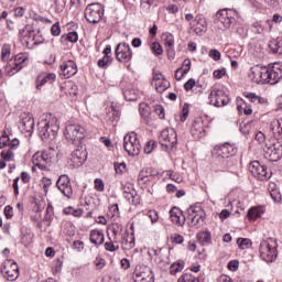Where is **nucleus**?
I'll return each instance as SVG.
<instances>
[{
    "label": "nucleus",
    "instance_id": "obj_1",
    "mask_svg": "<svg viewBox=\"0 0 282 282\" xmlns=\"http://www.w3.org/2000/svg\"><path fill=\"white\" fill-rule=\"evenodd\" d=\"M85 133H87L85 127L76 123H68L65 127L64 135L68 142L78 145L85 140Z\"/></svg>",
    "mask_w": 282,
    "mask_h": 282
},
{
    "label": "nucleus",
    "instance_id": "obj_2",
    "mask_svg": "<svg viewBox=\"0 0 282 282\" xmlns=\"http://www.w3.org/2000/svg\"><path fill=\"white\" fill-rule=\"evenodd\" d=\"M37 131L42 140H54L58 133V123L56 121L41 120L37 123Z\"/></svg>",
    "mask_w": 282,
    "mask_h": 282
},
{
    "label": "nucleus",
    "instance_id": "obj_3",
    "mask_svg": "<svg viewBox=\"0 0 282 282\" xmlns=\"http://www.w3.org/2000/svg\"><path fill=\"white\" fill-rule=\"evenodd\" d=\"M187 223L191 228H199L204 225V210L199 207H188L184 216V224Z\"/></svg>",
    "mask_w": 282,
    "mask_h": 282
},
{
    "label": "nucleus",
    "instance_id": "obj_4",
    "mask_svg": "<svg viewBox=\"0 0 282 282\" xmlns=\"http://www.w3.org/2000/svg\"><path fill=\"white\" fill-rule=\"evenodd\" d=\"M123 149L124 151H127L128 155H140V151H142V145H140V140H138V134H135V132H131L124 135Z\"/></svg>",
    "mask_w": 282,
    "mask_h": 282
},
{
    "label": "nucleus",
    "instance_id": "obj_5",
    "mask_svg": "<svg viewBox=\"0 0 282 282\" xmlns=\"http://www.w3.org/2000/svg\"><path fill=\"white\" fill-rule=\"evenodd\" d=\"M104 14L105 9L100 3L88 4L85 9V19L88 21V23H100Z\"/></svg>",
    "mask_w": 282,
    "mask_h": 282
},
{
    "label": "nucleus",
    "instance_id": "obj_6",
    "mask_svg": "<svg viewBox=\"0 0 282 282\" xmlns=\"http://www.w3.org/2000/svg\"><path fill=\"white\" fill-rule=\"evenodd\" d=\"M282 78V68L280 64H273L272 66H264V79L263 85H276Z\"/></svg>",
    "mask_w": 282,
    "mask_h": 282
},
{
    "label": "nucleus",
    "instance_id": "obj_7",
    "mask_svg": "<svg viewBox=\"0 0 282 282\" xmlns=\"http://www.w3.org/2000/svg\"><path fill=\"white\" fill-rule=\"evenodd\" d=\"M217 25L219 30H229L235 23V11L230 9H221L216 13Z\"/></svg>",
    "mask_w": 282,
    "mask_h": 282
},
{
    "label": "nucleus",
    "instance_id": "obj_8",
    "mask_svg": "<svg viewBox=\"0 0 282 282\" xmlns=\"http://www.w3.org/2000/svg\"><path fill=\"white\" fill-rule=\"evenodd\" d=\"M159 142L165 147L166 151L175 149L177 145V132L173 128L163 130L159 137Z\"/></svg>",
    "mask_w": 282,
    "mask_h": 282
},
{
    "label": "nucleus",
    "instance_id": "obj_9",
    "mask_svg": "<svg viewBox=\"0 0 282 282\" xmlns=\"http://www.w3.org/2000/svg\"><path fill=\"white\" fill-rule=\"evenodd\" d=\"M249 171L256 180L265 182L272 177V172L268 171V166L262 165L259 161H253L249 165Z\"/></svg>",
    "mask_w": 282,
    "mask_h": 282
},
{
    "label": "nucleus",
    "instance_id": "obj_10",
    "mask_svg": "<svg viewBox=\"0 0 282 282\" xmlns=\"http://www.w3.org/2000/svg\"><path fill=\"white\" fill-rule=\"evenodd\" d=\"M54 154L51 151L36 152L33 155V164L41 171L47 170L48 166H52V160Z\"/></svg>",
    "mask_w": 282,
    "mask_h": 282
},
{
    "label": "nucleus",
    "instance_id": "obj_11",
    "mask_svg": "<svg viewBox=\"0 0 282 282\" xmlns=\"http://www.w3.org/2000/svg\"><path fill=\"white\" fill-rule=\"evenodd\" d=\"M264 158L269 160V162H279L282 158V143L281 141H276L271 144H265L264 147Z\"/></svg>",
    "mask_w": 282,
    "mask_h": 282
},
{
    "label": "nucleus",
    "instance_id": "obj_12",
    "mask_svg": "<svg viewBox=\"0 0 282 282\" xmlns=\"http://www.w3.org/2000/svg\"><path fill=\"white\" fill-rule=\"evenodd\" d=\"M209 104L214 107H226L230 102V97L226 93L218 88H213L209 94Z\"/></svg>",
    "mask_w": 282,
    "mask_h": 282
},
{
    "label": "nucleus",
    "instance_id": "obj_13",
    "mask_svg": "<svg viewBox=\"0 0 282 282\" xmlns=\"http://www.w3.org/2000/svg\"><path fill=\"white\" fill-rule=\"evenodd\" d=\"M1 272L7 281H17L19 279V264L12 260H7Z\"/></svg>",
    "mask_w": 282,
    "mask_h": 282
},
{
    "label": "nucleus",
    "instance_id": "obj_14",
    "mask_svg": "<svg viewBox=\"0 0 282 282\" xmlns=\"http://www.w3.org/2000/svg\"><path fill=\"white\" fill-rule=\"evenodd\" d=\"M116 58L119 63H129L133 58L131 46L128 43H120L116 47Z\"/></svg>",
    "mask_w": 282,
    "mask_h": 282
},
{
    "label": "nucleus",
    "instance_id": "obj_15",
    "mask_svg": "<svg viewBox=\"0 0 282 282\" xmlns=\"http://www.w3.org/2000/svg\"><path fill=\"white\" fill-rule=\"evenodd\" d=\"M260 257L267 263H272V261L276 260V248L270 246L268 241H263L260 243Z\"/></svg>",
    "mask_w": 282,
    "mask_h": 282
},
{
    "label": "nucleus",
    "instance_id": "obj_16",
    "mask_svg": "<svg viewBox=\"0 0 282 282\" xmlns=\"http://www.w3.org/2000/svg\"><path fill=\"white\" fill-rule=\"evenodd\" d=\"M163 45L166 50L169 61H175V37L166 32L162 34Z\"/></svg>",
    "mask_w": 282,
    "mask_h": 282
},
{
    "label": "nucleus",
    "instance_id": "obj_17",
    "mask_svg": "<svg viewBox=\"0 0 282 282\" xmlns=\"http://www.w3.org/2000/svg\"><path fill=\"white\" fill-rule=\"evenodd\" d=\"M70 164L74 169H78V166H83L85 162H87V151L83 148H78L72 152L69 158Z\"/></svg>",
    "mask_w": 282,
    "mask_h": 282
},
{
    "label": "nucleus",
    "instance_id": "obj_18",
    "mask_svg": "<svg viewBox=\"0 0 282 282\" xmlns=\"http://www.w3.org/2000/svg\"><path fill=\"white\" fill-rule=\"evenodd\" d=\"M56 186L58 188V191H61V193H63V195L65 197H72V195H74V191L72 189V183L69 181V176L63 174L58 177L57 182H56Z\"/></svg>",
    "mask_w": 282,
    "mask_h": 282
},
{
    "label": "nucleus",
    "instance_id": "obj_19",
    "mask_svg": "<svg viewBox=\"0 0 282 282\" xmlns=\"http://www.w3.org/2000/svg\"><path fill=\"white\" fill-rule=\"evenodd\" d=\"M264 76H265V66L256 65L250 68L249 78H251L252 83H256L257 85L259 84L263 85Z\"/></svg>",
    "mask_w": 282,
    "mask_h": 282
},
{
    "label": "nucleus",
    "instance_id": "obj_20",
    "mask_svg": "<svg viewBox=\"0 0 282 282\" xmlns=\"http://www.w3.org/2000/svg\"><path fill=\"white\" fill-rule=\"evenodd\" d=\"M78 73V66H76V62L69 59L61 65V76L64 78H72V76H76Z\"/></svg>",
    "mask_w": 282,
    "mask_h": 282
},
{
    "label": "nucleus",
    "instance_id": "obj_21",
    "mask_svg": "<svg viewBox=\"0 0 282 282\" xmlns=\"http://www.w3.org/2000/svg\"><path fill=\"white\" fill-rule=\"evenodd\" d=\"M214 153L218 155V158H230V155H235L237 153V149L235 147L230 145V143H224L221 145H217L214 149Z\"/></svg>",
    "mask_w": 282,
    "mask_h": 282
},
{
    "label": "nucleus",
    "instance_id": "obj_22",
    "mask_svg": "<svg viewBox=\"0 0 282 282\" xmlns=\"http://www.w3.org/2000/svg\"><path fill=\"white\" fill-rule=\"evenodd\" d=\"M22 130L26 133H32L34 131V117L30 113L23 112L21 115V122H20Z\"/></svg>",
    "mask_w": 282,
    "mask_h": 282
},
{
    "label": "nucleus",
    "instance_id": "obj_23",
    "mask_svg": "<svg viewBox=\"0 0 282 282\" xmlns=\"http://www.w3.org/2000/svg\"><path fill=\"white\" fill-rule=\"evenodd\" d=\"M194 23H195V30L196 34L198 36H202L206 30H208V22L206 21V18L203 14H197L194 18Z\"/></svg>",
    "mask_w": 282,
    "mask_h": 282
},
{
    "label": "nucleus",
    "instance_id": "obj_24",
    "mask_svg": "<svg viewBox=\"0 0 282 282\" xmlns=\"http://www.w3.org/2000/svg\"><path fill=\"white\" fill-rule=\"evenodd\" d=\"M153 85L155 87V90L159 94H164V91H166V89H169V82H166V79H164V75H162L160 73L154 74Z\"/></svg>",
    "mask_w": 282,
    "mask_h": 282
},
{
    "label": "nucleus",
    "instance_id": "obj_25",
    "mask_svg": "<svg viewBox=\"0 0 282 282\" xmlns=\"http://www.w3.org/2000/svg\"><path fill=\"white\" fill-rule=\"evenodd\" d=\"M54 80H56V74H54V73H42L36 78V88L41 89V87H43V85H47V83L50 85H52V83H54Z\"/></svg>",
    "mask_w": 282,
    "mask_h": 282
},
{
    "label": "nucleus",
    "instance_id": "obj_26",
    "mask_svg": "<svg viewBox=\"0 0 282 282\" xmlns=\"http://www.w3.org/2000/svg\"><path fill=\"white\" fill-rule=\"evenodd\" d=\"M182 215H183L182 209L177 207H173L170 210V219L176 226H184V218L182 219Z\"/></svg>",
    "mask_w": 282,
    "mask_h": 282
},
{
    "label": "nucleus",
    "instance_id": "obj_27",
    "mask_svg": "<svg viewBox=\"0 0 282 282\" xmlns=\"http://www.w3.org/2000/svg\"><path fill=\"white\" fill-rule=\"evenodd\" d=\"M270 129L275 140L282 139V118L275 119L271 122Z\"/></svg>",
    "mask_w": 282,
    "mask_h": 282
},
{
    "label": "nucleus",
    "instance_id": "obj_28",
    "mask_svg": "<svg viewBox=\"0 0 282 282\" xmlns=\"http://www.w3.org/2000/svg\"><path fill=\"white\" fill-rule=\"evenodd\" d=\"M90 241L95 246H102V243H105V234H102L100 230H91Z\"/></svg>",
    "mask_w": 282,
    "mask_h": 282
},
{
    "label": "nucleus",
    "instance_id": "obj_29",
    "mask_svg": "<svg viewBox=\"0 0 282 282\" xmlns=\"http://www.w3.org/2000/svg\"><path fill=\"white\" fill-rule=\"evenodd\" d=\"M191 133L193 138H202V134L204 133V123H202V121H194L191 128Z\"/></svg>",
    "mask_w": 282,
    "mask_h": 282
},
{
    "label": "nucleus",
    "instance_id": "obj_30",
    "mask_svg": "<svg viewBox=\"0 0 282 282\" xmlns=\"http://www.w3.org/2000/svg\"><path fill=\"white\" fill-rule=\"evenodd\" d=\"M123 96L128 101L138 100V98H140V90H135L134 88H126L123 90Z\"/></svg>",
    "mask_w": 282,
    "mask_h": 282
},
{
    "label": "nucleus",
    "instance_id": "obj_31",
    "mask_svg": "<svg viewBox=\"0 0 282 282\" xmlns=\"http://www.w3.org/2000/svg\"><path fill=\"white\" fill-rule=\"evenodd\" d=\"M269 48L271 50V52H273V54L282 55V39L270 41Z\"/></svg>",
    "mask_w": 282,
    "mask_h": 282
},
{
    "label": "nucleus",
    "instance_id": "obj_32",
    "mask_svg": "<svg viewBox=\"0 0 282 282\" xmlns=\"http://www.w3.org/2000/svg\"><path fill=\"white\" fill-rule=\"evenodd\" d=\"M151 274H153V271H151L149 268H140L135 269L134 271L135 279H147V276H153Z\"/></svg>",
    "mask_w": 282,
    "mask_h": 282
},
{
    "label": "nucleus",
    "instance_id": "obj_33",
    "mask_svg": "<svg viewBox=\"0 0 282 282\" xmlns=\"http://www.w3.org/2000/svg\"><path fill=\"white\" fill-rule=\"evenodd\" d=\"M25 67V65L17 64V62H13V64H9L7 66V74L8 76H14V74L21 72V69Z\"/></svg>",
    "mask_w": 282,
    "mask_h": 282
},
{
    "label": "nucleus",
    "instance_id": "obj_34",
    "mask_svg": "<svg viewBox=\"0 0 282 282\" xmlns=\"http://www.w3.org/2000/svg\"><path fill=\"white\" fill-rule=\"evenodd\" d=\"M261 215H262V213H261V209L259 207H252L248 212V218L251 221H257V219H259V217H261Z\"/></svg>",
    "mask_w": 282,
    "mask_h": 282
},
{
    "label": "nucleus",
    "instance_id": "obj_35",
    "mask_svg": "<svg viewBox=\"0 0 282 282\" xmlns=\"http://www.w3.org/2000/svg\"><path fill=\"white\" fill-rule=\"evenodd\" d=\"M182 270H184V261L181 260L170 267V274L175 275L177 272H182Z\"/></svg>",
    "mask_w": 282,
    "mask_h": 282
},
{
    "label": "nucleus",
    "instance_id": "obj_36",
    "mask_svg": "<svg viewBox=\"0 0 282 282\" xmlns=\"http://www.w3.org/2000/svg\"><path fill=\"white\" fill-rule=\"evenodd\" d=\"M12 52V47L10 44H3L1 48V58L2 61H10V53Z\"/></svg>",
    "mask_w": 282,
    "mask_h": 282
},
{
    "label": "nucleus",
    "instance_id": "obj_37",
    "mask_svg": "<svg viewBox=\"0 0 282 282\" xmlns=\"http://www.w3.org/2000/svg\"><path fill=\"white\" fill-rule=\"evenodd\" d=\"M1 158L4 160V162H12V160H14V152L12 151V148L3 150L1 152Z\"/></svg>",
    "mask_w": 282,
    "mask_h": 282
},
{
    "label": "nucleus",
    "instance_id": "obj_38",
    "mask_svg": "<svg viewBox=\"0 0 282 282\" xmlns=\"http://www.w3.org/2000/svg\"><path fill=\"white\" fill-rule=\"evenodd\" d=\"M62 41H69V43H77L78 42V33L76 31H73L66 35H62Z\"/></svg>",
    "mask_w": 282,
    "mask_h": 282
},
{
    "label": "nucleus",
    "instance_id": "obj_39",
    "mask_svg": "<svg viewBox=\"0 0 282 282\" xmlns=\"http://www.w3.org/2000/svg\"><path fill=\"white\" fill-rule=\"evenodd\" d=\"M237 245L241 250H246L252 246V241L248 238H238Z\"/></svg>",
    "mask_w": 282,
    "mask_h": 282
},
{
    "label": "nucleus",
    "instance_id": "obj_40",
    "mask_svg": "<svg viewBox=\"0 0 282 282\" xmlns=\"http://www.w3.org/2000/svg\"><path fill=\"white\" fill-rule=\"evenodd\" d=\"M97 65L98 67H101V69H107V67L111 65V56H104L97 62Z\"/></svg>",
    "mask_w": 282,
    "mask_h": 282
},
{
    "label": "nucleus",
    "instance_id": "obj_41",
    "mask_svg": "<svg viewBox=\"0 0 282 282\" xmlns=\"http://www.w3.org/2000/svg\"><path fill=\"white\" fill-rule=\"evenodd\" d=\"M65 215H73V217H82L83 215V209L77 208L74 209L73 207H66L64 209Z\"/></svg>",
    "mask_w": 282,
    "mask_h": 282
},
{
    "label": "nucleus",
    "instance_id": "obj_42",
    "mask_svg": "<svg viewBox=\"0 0 282 282\" xmlns=\"http://www.w3.org/2000/svg\"><path fill=\"white\" fill-rule=\"evenodd\" d=\"M166 175L170 176V180H172L173 182H176V184H182V182H184V177H182V175L174 173L173 171H167Z\"/></svg>",
    "mask_w": 282,
    "mask_h": 282
},
{
    "label": "nucleus",
    "instance_id": "obj_43",
    "mask_svg": "<svg viewBox=\"0 0 282 282\" xmlns=\"http://www.w3.org/2000/svg\"><path fill=\"white\" fill-rule=\"evenodd\" d=\"M151 50L156 54V56H162V54H164V50L162 48L161 43H158V42L152 43Z\"/></svg>",
    "mask_w": 282,
    "mask_h": 282
},
{
    "label": "nucleus",
    "instance_id": "obj_44",
    "mask_svg": "<svg viewBox=\"0 0 282 282\" xmlns=\"http://www.w3.org/2000/svg\"><path fill=\"white\" fill-rule=\"evenodd\" d=\"M271 198L273 199V202L275 204H281V199H282V195L281 192L279 189H272L270 192Z\"/></svg>",
    "mask_w": 282,
    "mask_h": 282
},
{
    "label": "nucleus",
    "instance_id": "obj_45",
    "mask_svg": "<svg viewBox=\"0 0 282 282\" xmlns=\"http://www.w3.org/2000/svg\"><path fill=\"white\" fill-rule=\"evenodd\" d=\"M155 147H158V143L155 141H148L143 151L149 155V153H153V149H155Z\"/></svg>",
    "mask_w": 282,
    "mask_h": 282
},
{
    "label": "nucleus",
    "instance_id": "obj_46",
    "mask_svg": "<svg viewBox=\"0 0 282 282\" xmlns=\"http://www.w3.org/2000/svg\"><path fill=\"white\" fill-rule=\"evenodd\" d=\"M108 122H111L112 124L115 122H118L120 120V117H118V112L116 110H111L110 112L107 113Z\"/></svg>",
    "mask_w": 282,
    "mask_h": 282
},
{
    "label": "nucleus",
    "instance_id": "obj_47",
    "mask_svg": "<svg viewBox=\"0 0 282 282\" xmlns=\"http://www.w3.org/2000/svg\"><path fill=\"white\" fill-rule=\"evenodd\" d=\"M34 45H41L45 41L41 30H37L36 34L33 35Z\"/></svg>",
    "mask_w": 282,
    "mask_h": 282
},
{
    "label": "nucleus",
    "instance_id": "obj_48",
    "mask_svg": "<svg viewBox=\"0 0 282 282\" xmlns=\"http://www.w3.org/2000/svg\"><path fill=\"white\" fill-rule=\"evenodd\" d=\"M14 63L17 65H25L28 63V56L23 55V53L15 55Z\"/></svg>",
    "mask_w": 282,
    "mask_h": 282
},
{
    "label": "nucleus",
    "instance_id": "obj_49",
    "mask_svg": "<svg viewBox=\"0 0 282 282\" xmlns=\"http://www.w3.org/2000/svg\"><path fill=\"white\" fill-rule=\"evenodd\" d=\"M148 217L151 219L152 224H158V219H160L158 212H155L154 209H150L148 212Z\"/></svg>",
    "mask_w": 282,
    "mask_h": 282
},
{
    "label": "nucleus",
    "instance_id": "obj_50",
    "mask_svg": "<svg viewBox=\"0 0 282 282\" xmlns=\"http://www.w3.org/2000/svg\"><path fill=\"white\" fill-rule=\"evenodd\" d=\"M10 147V137L8 134H2L0 138V149Z\"/></svg>",
    "mask_w": 282,
    "mask_h": 282
},
{
    "label": "nucleus",
    "instance_id": "obj_51",
    "mask_svg": "<svg viewBox=\"0 0 282 282\" xmlns=\"http://www.w3.org/2000/svg\"><path fill=\"white\" fill-rule=\"evenodd\" d=\"M154 111L156 116H159L160 120H164L165 112H164V107H162V105H156L154 107Z\"/></svg>",
    "mask_w": 282,
    "mask_h": 282
},
{
    "label": "nucleus",
    "instance_id": "obj_52",
    "mask_svg": "<svg viewBox=\"0 0 282 282\" xmlns=\"http://www.w3.org/2000/svg\"><path fill=\"white\" fill-rule=\"evenodd\" d=\"M139 111L141 116H149V113H151V109L147 104H140Z\"/></svg>",
    "mask_w": 282,
    "mask_h": 282
},
{
    "label": "nucleus",
    "instance_id": "obj_53",
    "mask_svg": "<svg viewBox=\"0 0 282 282\" xmlns=\"http://www.w3.org/2000/svg\"><path fill=\"white\" fill-rule=\"evenodd\" d=\"M94 264L96 265V268L98 270H102V268H105V265H107V261H105V259H102V258H96L94 261Z\"/></svg>",
    "mask_w": 282,
    "mask_h": 282
},
{
    "label": "nucleus",
    "instance_id": "obj_54",
    "mask_svg": "<svg viewBox=\"0 0 282 282\" xmlns=\"http://www.w3.org/2000/svg\"><path fill=\"white\" fill-rule=\"evenodd\" d=\"M51 33L53 36H59L61 35V24L56 22L51 28Z\"/></svg>",
    "mask_w": 282,
    "mask_h": 282
},
{
    "label": "nucleus",
    "instance_id": "obj_55",
    "mask_svg": "<svg viewBox=\"0 0 282 282\" xmlns=\"http://www.w3.org/2000/svg\"><path fill=\"white\" fill-rule=\"evenodd\" d=\"M105 250H107L108 252H116V250H119V247L116 245H113L112 241H108V242H105Z\"/></svg>",
    "mask_w": 282,
    "mask_h": 282
},
{
    "label": "nucleus",
    "instance_id": "obj_56",
    "mask_svg": "<svg viewBox=\"0 0 282 282\" xmlns=\"http://www.w3.org/2000/svg\"><path fill=\"white\" fill-rule=\"evenodd\" d=\"M95 189L98 191V193H102L105 191V183L100 178L95 180Z\"/></svg>",
    "mask_w": 282,
    "mask_h": 282
},
{
    "label": "nucleus",
    "instance_id": "obj_57",
    "mask_svg": "<svg viewBox=\"0 0 282 282\" xmlns=\"http://www.w3.org/2000/svg\"><path fill=\"white\" fill-rule=\"evenodd\" d=\"M243 96L250 102H258V100H259V96H257V94H254V93H245Z\"/></svg>",
    "mask_w": 282,
    "mask_h": 282
},
{
    "label": "nucleus",
    "instance_id": "obj_58",
    "mask_svg": "<svg viewBox=\"0 0 282 282\" xmlns=\"http://www.w3.org/2000/svg\"><path fill=\"white\" fill-rule=\"evenodd\" d=\"M109 213L111 217H118L120 215V209L118 208V204H113L109 207Z\"/></svg>",
    "mask_w": 282,
    "mask_h": 282
},
{
    "label": "nucleus",
    "instance_id": "obj_59",
    "mask_svg": "<svg viewBox=\"0 0 282 282\" xmlns=\"http://www.w3.org/2000/svg\"><path fill=\"white\" fill-rule=\"evenodd\" d=\"M228 270H230L231 272H237L239 270V261L237 260L229 261Z\"/></svg>",
    "mask_w": 282,
    "mask_h": 282
},
{
    "label": "nucleus",
    "instance_id": "obj_60",
    "mask_svg": "<svg viewBox=\"0 0 282 282\" xmlns=\"http://www.w3.org/2000/svg\"><path fill=\"white\" fill-rule=\"evenodd\" d=\"M252 28V32H254L256 34H263V25H261L259 22L253 23Z\"/></svg>",
    "mask_w": 282,
    "mask_h": 282
},
{
    "label": "nucleus",
    "instance_id": "obj_61",
    "mask_svg": "<svg viewBox=\"0 0 282 282\" xmlns=\"http://www.w3.org/2000/svg\"><path fill=\"white\" fill-rule=\"evenodd\" d=\"M209 57L213 58V61H219L221 58V53L214 48L209 51Z\"/></svg>",
    "mask_w": 282,
    "mask_h": 282
},
{
    "label": "nucleus",
    "instance_id": "obj_62",
    "mask_svg": "<svg viewBox=\"0 0 282 282\" xmlns=\"http://www.w3.org/2000/svg\"><path fill=\"white\" fill-rule=\"evenodd\" d=\"M126 169H127V164H124V163H115L116 173L122 174V173H124Z\"/></svg>",
    "mask_w": 282,
    "mask_h": 282
},
{
    "label": "nucleus",
    "instance_id": "obj_63",
    "mask_svg": "<svg viewBox=\"0 0 282 282\" xmlns=\"http://www.w3.org/2000/svg\"><path fill=\"white\" fill-rule=\"evenodd\" d=\"M195 87V79L191 78L184 84L185 91H191Z\"/></svg>",
    "mask_w": 282,
    "mask_h": 282
},
{
    "label": "nucleus",
    "instance_id": "obj_64",
    "mask_svg": "<svg viewBox=\"0 0 282 282\" xmlns=\"http://www.w3.org/2000/svg\"><path fill=\"white\" fill-rule=\"evenodd\" d=\"M193 281V274L191 273H184L177 282H192Z\"/></svg>",
    "mask_w": 282,
    "mask_h": 282
}]
</instances>
